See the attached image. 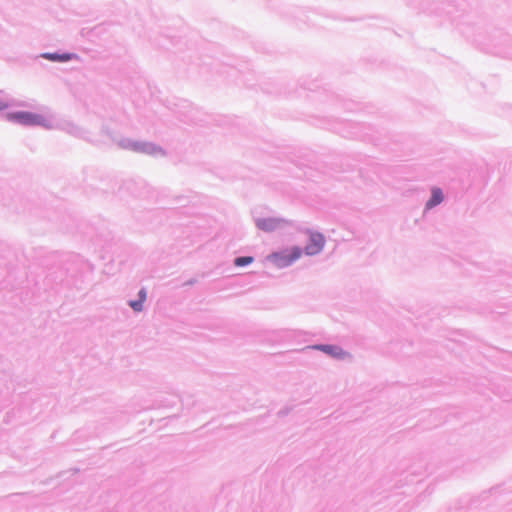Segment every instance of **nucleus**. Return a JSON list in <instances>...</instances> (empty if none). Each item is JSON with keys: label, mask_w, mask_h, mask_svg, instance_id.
Wrapping results in <instances>:
<instances>
[{"label": "nucleus", "mask_w": 512, "mask_h": 512, "mask_svg": "<svg viewBox=\"0 0 512 512\" xmlns=\"http://www.w3.org/2000/svg\"><path fill=\"white\" fill-rule=\"evenodd\" d=\"M7 119L10 121L18 122L23 125H29V126H35V125H41L45 126V118L41 115L34 114L31 112H15V113H9L7 115Z\"/></svg>", "instance_id": "f257e3e1"}, {"label": "nucleus", "mask_w": 512, "mask_h": 512, "mask_svg": "<svg viewBox=\"0 0 512 512\" xmlns=\"http://www.w3.org/2000/svg\"><path fill=\"white\" fill-rule=\"evenodd\" d=\"M301 255V248L293 247L290 251L286 250L283 252L274 253L271 257L278 266H288L299 259Z\"/></svg>", "instance_id": "f03ea898"}, {"label": "nucleus", "mask_w": 512, "mask_h": 512, "mask_svg": "<svg viewBox=\"0 0 512 512\" xmlns=\"http://www.w3.org/2000/svg\"><path fill=\"white\" fill-rule=\"evenodd\" d=\"M324 244L325 239L322 234L311 232L309 244L306 245L304 251L307 255H316L322 251Z\"/></svg>", "instance_id": "7ed1b4c3"}, {"label": "nucleus", "mask_w": 512, "mask_h": 512, "mask_svg": "<svg viewBox=\"0 0 512 512\" xmlns=\"http://www.w3.org/2000/svg\"><path fill=\"white\" fill-rule=\"evenodd\" d=\"M314 348L337 359H343L348 356L347 352H345L341 347L335 345H317L314 346Z\"/></svg>", "instance_id": "20e7f679"}, {"label": "nucleus", "mask_w": 512, "mask_h": 512, "mask_svg": "<svg viewBox=\"0 0 512 512\" xmlns=\"http://www.w3.org/2000/svg\"><path fill=\"white\" fill-rule=\"evenodd\" d=\"M443 201V193L440 188H433L432 189V195L429 201L426 203V208L430 209L434 206L440 204Z\"/></svg>", "instance_id": "39448f33"}, {"label": "nucleus", "mask_w": 512, "mask_h": 512, "mask_svg": "<svg viewBox=\"0 0 512 512\" xmlns=\"http://www.w3.org/2000/svg\"><path fill=\"white\" fill-rule=\"evenodd\" d=\"M279 225V221L275 219H259L257 220V226L264 231H273Z\"/></svg>", "instance_id": "423d86ee"}, {"label": "nucleus", "mask_w": 512, "mask_h": 512, "mask_svg": "<svg viewBox=\"0 0 512 512\" xmlns=\"http://www.w3.org/2000/svg\"><path fill=\"white\" fill-rule=\"evenodd\" d=\"M43 56L46 59H49L52 61H61V62L68 61L72 58V56L70 54H50V53H48V54H44Z\"/></svg>", "instance_id": "0eeeda50"}, {"label": "nucleus", "mask_w": 512, "mask_h": 512, "mask_svg": "<svg viewBox=\"0 0 512 512\" xmlns=\"http://www.w3.org/2000/svg\"><path fill=\"white\" fill-rule=\"evenodd\" d=\"M253 262V257L250 256H244V257H238L235 259L234 264L237 267H242L248 264H251Z\"/></svg>", "instance_id": "6e6552de"}, {"label": "nucleus", "mask_w": 512, "mask_h": 512, "mask_svg": "<svg viewBox=\"0 0 512 512\" xmlns=\"http://www.w3.org/2000/svg\"><path fill=\"white\" fill-rule=\"evenodd\" d=\"M142 304H143V301H141L139 299V301H131L130 302V306L137 312L141 311L142 310Z\"/></svg>", "instance_id": "1a4fd4ad"}, {"label": "nucleus", "mask_w": 512, "mask_h": 512, "mask_svg": "<svg viewBox=\"0 0 512 512\" xmlns=\"http://www.w3.org/2000/svg\"><path fill=\"white\" fill-rule=\"evenodd\" d=\"M139 297H140V300L143 301V302L146 300V291L144 289H142L139 292Z\"/></svg>", "instance_id": "9d476101"}, {"label": "nucleus", "mask_w": 512, "mask_h": 512, "mask_svg": "<svg viewBox=\"0 0 512 512\" xmlns=\"http://www.w3.org/2000/svg\"><path fill=\"white\" fill-rule=\"evenodd\" d=\"M8 108V104L5 101L0 100V110Z\"/></svg>", "instance_id": "9b49d317"}]
</instances>
